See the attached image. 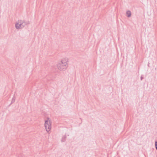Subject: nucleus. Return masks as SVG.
<instances>
[{
    "mask_svg": "<svg viewBox=\"0 0 157 157\" xmlns=\"http://www.w3.org/2000/svg\"><path fill=\"white\" fill-rule=\"evenodd\" d=\"M68 58L62 59L57 65L58 69L60 71L65 70L68 67Z\"/></svg>",
    "mask_w": 157,
    "mask_h": 157,
    "instance_id": "1",
    "label": "nucleus"
},
{
    "mask_svg": "<svg viewBox=\"0 0 157 157\" xmlns=\"http://www.w3.org/2000/svg\"><path fill=\"white\" fill-rule=\"evenodd\" d=\"M29 24V21H25L24 20H19L15 24V26L16 29H21L24 27L26 25Z\"/></svg>",
    "mask_w": 157,
    "mask_h": 157,
    "instance_id": "2",
    "label": "nucleus"
},
{
    "mask_svg": "<svg viewBox=\"0 0 157 157\" xmlns=\"http://www.w3.org/2000/svg\"><path fill=\"white\" fill-rule=\"evenodd\" d=\"M44 127L46 131L48 132L51 129V121L49 118H47V120H45V121Z\"/></svg>",
    "mask_w": 157,
    "mask_h": 157,
    "instance_id": "3",
    "label": "nucleus"
},
{
    "mask_svg": "<svg viewBox=\"0 0 157 157\" xmlns=\"http://www.w3.org/2000/svg\"><path fill=\"white\" fill-rule=\"evenodd\" d=\"M127 16L128 17H130L131 16V12L129 10H128L126 12Z\"/></svg>",
    "mask_w": 157,
    "mask_h": 157,
    "instance_id": "4",
    "label": "nucleus"
},
{
    "mask_svg": "<svg viewBox=\"0 0 157 157\" xmlns=\"http://www.w3.org/2000/svg\"><path fill=\"white\" fill-rule=\"evenodd\" d=\"M67 136L66 135H65L63 136L62 139V142H64L66 140V138Z\"/></svg>",
    "mask_w": 157,
    "mask_h": 157,
    "instance_id": "5",
    "label": "nucleus"
},
{
    "mask_svg": "<svg viewBox=\"0 0 157 157\" xmlns=\"http://www.w3.org/2000/svg\"><path fill=\"white\" fill-rule=\"evenodd\" d=\"M15 98L14 97H13L12 99L11 102L12 103L14 102L15 101Z\"/></svg>",
    "mask_w": 157,
    "mask_h": 157,
    "instance_id": "6",
    "label": "nucleus"
},
{
    "mask_svg": "<svg viewBox=\"0 0 157 157\" xmlns=\"http://www.w3.org/2000/svg\"><path fill=\"white\" fill-rule=\"evenodd\" d=\"M155 146L156 149L157 150V141H155Z\"/></svg>",
    "mask_w": 157,
    "mask_h": 157,
    "instance_id": "7",
    "label": "nucleus"
},
{
    "mask_svg": "<svg viewBox=\"0 0 157 157\" xmlns=\"http://www.w3.org/2000/svg\"><path fill=\"white\" fill-rule=\"evenodd\" d=\"M143 79V76H141L140 77L141 80H142Z\"/></svg>",
    "mask_w": 157,
    "mask_h": 157,
    "instance_id": "8",
    "label": "nucleus"
},
{
    "mask_svg": "<svg viewBox=\"0 0 157 157\" xmlns=\"http://www.w3.org/2000/svg\"><path fill=\"white\" fill-rule=\"evenodd\" d=\"M148 65V67H149V63H148V65Z\"/></svg>",
    "mask_w": 157,
    "mask_h": 157,
    "instance_id": "9",
    "label": "nucleus"
}]
</instances>
